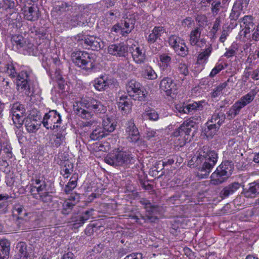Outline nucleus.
Returning a JSON list of instances; mask_svg holds the SVG:
<instances>
[{"label": "nucleus", "instance_id": "1", "mask_svg": "<svg viewBox=\"0 0 259 259\" xmlns=\"http://www.w3.org/2000/svg\"><path fill=\"white\" fill-rule=\"evenodd\" d=\"M81 107L74 106V111L76 114L83 119H90L95 114L104 113L106 112V107L102 103L93 98H89L81 101Z\"/></svg>", "mask_w": 259, "mask_h": 259}, {"label": "nucleus", "instance_id": "2", "mask_svg": "<svg viewBox=\"0 0 259 259\" xmlns=\"http://www.w3.org/2000/svg\"><path fill=\"white\" fill-rule=\"evenodd\" d=\"M218 160V154L214 150L201 151L197 158V163H202L198 168L197 176L201 179L207 178Z\"/></svg>", "mask_w": 259, "mask_h": 259}, {"label": "nucleus", "instance_id": "3", "mask_svg": "<svg viewBox=\"0 0 259 259\" xmlns=\"http://www.w3.org/2000/svg\"><path fill=\"white\" fill-rule=\"evenodd\" d=\"M223 107L224 106H221L220 109H216L210 119L206 123L207 127L204 129V132L207 138H212L225 122V119H228L227 114H225L222 110Z\"/></svg>", "mask_w": 259, "mask_h": 259}, {"label": "nucleus", "instance_id": "4", "mask_svg": "<svg viewBox=\"0 0 259 259\" xmlns=\"http://www.w3.org/2000/svg\"><path fill=\"white\" fill-rule=\"evenodd\" d=\"M105 161L111 165L123 166L134 163L135 159L129 152L117 151L109 153L105 158Z\"/></svg>", "mask_w": 259, "mask_h": 259}, {"label": "nucleus", "instance_id": "5", "mask_svg": "<svg viewBox=\"0 0 259 259\" xmlns=\"http://www.w3.org/2000/svg\"><path fill=\"white\" fill-rule=\"evenodd\" d=\"M72 58L75 65L82 69L89 71L95 68V55L85 51H76L72 54Z\"/></svg>", "mask_w": 259, "mask_h": 259}, {"label": "nucleus", "instance_id": "6", "mask_svg": "<svg viewBox=\"0 0 259 259\" xmlns=\"http://www.w3.org/2000/svg\"><path fill=\"white\" fill-rule=\"evenodd\" d=\"M256 94V92L254 90H251L246 95L242 96L227 112L228 119L232 120L238 115L243 108L253 101Z\"/></svg>", "mask_w": 259, "mask_h": 259}, {"label": "nucleus", "instance_id": "7", "mask_svg": "<svg viewBox=\"0 0 259 259\" xmlns=\"http://www.w3.org/2000/svg\"><path fill=\"white\" fill-rule=\"evenodd\" d=\"M6 73L11 78L17 77V86L18 90H30V86L28 84L29 75L26 71H21L17 74L15 67L12 63H8L6 65Z\"/></svg>", "mask_w": 259, "mask_h": 259}, {"label": "nucleus", "instance_id": "8", "mask_svg": "<svg viewBox=\"0 0 259 259\" xmlns=\"http://www.w3.org/2000/svg\"><path fill=\"white\" fill-rule=\"evenodd\" d=\"M196 125L197 123L189 118L185 121L179 128L175 130L172 135L175 137H180L179 140L181 141L180 144L184 145L188 140L192 127H194Z\"/></svg>", "mask_w": 259, "mask_h": 259}, {"label": "nucleus", "instance_id": "9", "mask_svg": "<svg viewBox=\"0 0 259 259\" xmlns=\"http://www.w3.org/2000/svg\"><path fill=\"white\" fill-rule=\"evenodd\" d=\"M128 95L134 100L143 101L146 96V92L140 82L134 79L129 81L126 85Z\"/></svg>", "mask_w": 259, "mask_h": 259}, {"label": "nucleus", "instance_id": "10", "mask_svg": "<svg viewBox=\"0 0 259 259\" xmlns=\"http://www.w3.org/2000/svg\"><path fill=\"white\" fill-rule=\"evenodd\" d=\"M61 121L60 114L56 110H52L45 114L42 123L46 128L54 130L60 127Z\"/></svg>", "mask_w": 259, "mask_h": 259}, {"label": "nucleus", "instance_id": "11", "mask_svg": "<svg viewBox=\"0 0 259 259\" xmlns=\"http://www.w3.org/2000/svg\"><path fill=\"white\" fill-rule=\"evenodd\" d=\"M25 109L23 105L18 102L13 104L11 113L12 116V119L17 127H20L24 121V114Z\"/></svg>", "mask_w": 259, "mask_h": 259}, {"label": "nucleus", "instance_id": "12", "mask_svg": "<svg viewBox=\"0 0 259 259\" xmlns=\"http://www.w3.org/2000/svg\"><path fill=\"white\" fill-rule=\"evenodd\" d=\"M80 44L85 48L91 49L93 50H99L104 46V42L96 36L87 35L80 39Z\"/></svg>", "mask_w": 259, "mask_h": 259}, {"label": "nucleus", "instance_id": "13", "mask_svg": "<svg viewBox=\"0 0 259 259\" xmlns=\"http://www.w3.org/2000/svg\"><path fill=\"white\" fill-rule=\"evenodd\" d=\"M160 91L167 96L172 97L175 95L177 87L174 81L170 77H164L160 82Z\"/></svg>", "mask_w": 259, "mask_h": 259}, {"label": "nucleus", "instance_id": "14", "mask_svg": "<svg viewBox=\"0 0 259 259\" xmlns=\"http://www.w3.org/2000/svg\"><path fill=\"white\" fill-rule=\"evenodd\" d=\"M113 83V79L109 78L104 75H101L99 77L95 78L93 82L95 89L100 92L110 88Z\"/></svg>", "mask_w": 259, "mask_h": 259}, {"label": "nucleus", "instance_id": "15", "mask_svg": "<svg viewBox=\"0 0 259 259\" xmlns=\"http://www.w3.org/2000/svg\"><path fill=\"white\" fill-rule=\"evenodd\" d=\"M125 133L131 142L136 143L139 140L140 133L133 120L131 119L126 123Z\"/></svg>", "mask_w": 259, "mask_h": 259}, {"label": "nucleus", "instance_id": "16", "mask_svg": "<svg viewBox=\"0 0 259 259\" xmlns=\"http://www.w3.org/2000/svg\"><path fill=\"white\" fill-rule=\"evenodd\" d=\"M203 106L200 102H194L186 106L184 104H177L176 105V109L180 113L192 114L197 110H201Z\"/></svg>", "mask_w": 259, "mask_h": 259}, {"label": "nucleus", "instance_id": "17", "mask_svg": "<svg viewBox=\"0 0 259 259\" xmlns=\"http://www.w3.org/2000/svg\"><path fill=\"white\" fill-rule=\"evenodd\" d=\"M107 52L111 55L125 57L127 53V47L123 43L113 44L108 47Z\"/></svg>", "mask_w": 259, "mask_h": 259}, {"label": "nucleus", "instance_id": "18", "mask_svg": "<svg viewBox=\"0 0 259 259\" xmlns=\"http://www.w3.org/2000/svg\"><path fill=\"white\" fill-rule=\"evenodd\" d=\"M202 6L207 7L211 5V12L213 16L218 15L221 11H226L225 8L220 0H202Z\"/></svg>", "mask_w": 259, "mask_h": 259}, {"label": "nucleus", "instance_id": "19", "mask_svg": "<svg viewBox=\"0 0 259 259\" xmlns=\"http://www.w3.org/2000/svg\"><path fill=\"white\" fill-rule=\"evenodd\" d=\"M129 52L134 61L137 64L143 63L146 60L145 51L143 48L133 45L130 48Z\"/></svg>", "mask_w": 259, "mask_h": 259}, {"label": "nucleus", "instance_id": "20", "mask_svg": "<svg viewBox=\"0 0 259 259\" xmlns=\"http://www.w3.org/2000/svg\"><path fill=\"white\" fill-rule=\"evenodd\" d=\"M239 22L240 27L242 28L244 37H246V35L249 33L251 30L255 28V24L253 22V17L251 15L244 16L239 19Z\"/></svg>", "mask_w": 259, "mask_h": 259}, {"label": "nucleus", "instance_id": "21", "mask_svg": "<svg viewBox=\"0 0 259 259\" xmlns=\"http://www.w3.org/2000/svg\"><path fill=\"white\" fill-rule=\"evenodd\" d=\"M140 203L144 206V208L146 210V217L148 220H151L156 218L155 214L157 213L158 208L156 205H152L149 200L145 198H142Z\"/></svg>", "mask_w": 259, "mask_h": 259}, {"label": "nucleus", "instance_id": "22", "mask_svg": "<svg viewBox=\"0 0 259 259\" xmlns=\"http://www.w3.org/2000/svg\"><path fill=\"white\" fill-rule=\"evenodd\" d=\"M159 59L158 65L160 70L168 74L171 71V57L168 54L162 53L159 55Z\"/></svg>", "mask_w": 259, "mask_h": 259}, {"label": "nucleus", "instance_id": "23", "mask_svg": "<svg viewBox=\"0 0 259 259\" xmlns=\"http://www.w3.org/2000/svg\"><path fill=\"white\" fill-rule=\"evenodd\" d=\"M242 193L246 198H255L259 194V183L254 182L249 184L248 188H244Z\"/></svg>", "mask_w": 259, "mask_h": 259}, {"label": "nucleus", "instance_id": "24", "mask_svg": "<svg viewBox=\"0 0 259 259\" xmlns=\"http://www.w3.org/2000/svg\"><path fill=\"white\" fill-rule=\"evenodd\" d=\"M117 106L123 114L128 113L132 109V103L127 96H122L117 100Z\"/></svg>", "mask_w": 259, "mask_h": 259}, {"label": "nucleus", "instance_id": "25", "mask_svg": "<svg viewBox=\"0 0 259 259\" xmlns=\"http://www.w3.org/2000/svg\"><path fill=\"white\" fill-rule=\"evenodd\" d=\"M212 51V45L209 44L206 46V48L205 49L201 50V52L198 55L197 63L200 65L206 63Z\"/></svg>", "mask_w": 259, "mask_h": 259}, {"label": "nucleus", "instance_id": "26", "mask_svg": "<svg viewBox=\"0 0 259 259\" xmlns=\"http://www.w3.org/2000/svg\"><path fill=\"white\" fill-rule=\"evenodd\" d=\"M165 32V29L162 26L154 27L147 38L148 43H154Z\"/></svg>", "mask_w": 259, "mask_h": 259}, {"label": "nucleus", "instance_id": "27", "mask_svg": "<svg viewBox=\"0 0 259 259\" xmlns=\"http://www.w3.org/2000/svg\"><path fill=\"white\" fill-rule=\"evenodd\" d=\"M17 254L15 259H31L27 252V245L24 242H20L17 244Z\"/></svg>", "mask_w": 259, "mask_h": 259}, {"label": "nucleus", "instance_id": "28", "mask_svg": "<svg viewBox=\"0 0 259 259\" xmlns=\"http://www.w3.org/2000/svg\"><path fill=\"white\" fill-rule=\"evenodd\" d=\"M39 11L36 7H29L24 11V18L28 21H35L39 18Z\"/></svg>", "mask_w": 259, "mask_h": 259}, {"label": "nucleus", "instance_id": "29", "mask_svg": "<svg viewBox=\"0 0 259 259\" xmlns=\"http://www.w3.org/2000/svg\"><path fill=\"white\" fill-rule=\"evenodd\" d=\"M240 187V183L238 182L232 183L224 188L220 193L221 196L223 198L227 197L229 195L233 194Z\"/></svg>", "mask_w": 259, "mask_h": 259}, {"label": "nucleus", "instance_id": "30", "mask_svg": "<svg viewBox=\"0 0 259 259\" xmlns=\"http://www.w3.org/2000/svg\"><path fill=\"white\" fill-rule=\"evenodd\" d=\"M228 178L222 172L218 171L217 168L211 175L210 183L214 185H218L224 182Z\"/></svg>", "mask_w": 259, "mask_h": 259}, {"label": "nucleus", "instance_id": "31", "mask_svg": "<svg viewBox=\"0 0 259 259\" xmlns=\"http://www.w3.org/2000/svg\"><path fill=\"white\" fill-rule=\"evenodd\" d=\"M135 19L132 18H126L124 20V23H121V35L125 36L130 33L134 28Z\"/></svg>", "mask_w": 259, "mask_h": 259}, {"label": "nucleus", "instance_id": "32", "mask_svg": "<svg viewBox=\"0 0 259 259\" xmlns=\"http://www.w3.org/2000/svg\"><path fill=\"white\" fill-rule=\"evenodd\" d=\"M218 171L222 172L225 175L229 177L234 169V164L231 161H223L218 167Z\"/></svg>", "mask_w": 259, "mask_h": 259}, {"label": "nucleus", "instance_id": "33", "mask_svg": "<svg viewBox=\"0 0 259 259\" xmlns=\"http://www.w3.org/2000/svg\"><path fill=\"white\" fill-rule=\"evenodd\" d=\"M116 126V122L113 119L106 117L103 120L102 128L108 136L110 133L115 130Z\"/></svg>", "mask_w": 259, "mask_h": 259}, {"label": "nucleus", "instance_id": "34", "mask_svg": "<svg viewBox=\"0 0 259 259\" xmlns=\"http://www.w3.org/2000/svg\"><path fill=\"white\" fill-rule=\"evenodd\" d=\"M27 212L24 206L20 204H15L13 209V216L17 219H24Z\"/></svg>", "mask_w": 259, "mask_h": 259}, {"label": "nucleus", "instance_id": "35", "mask_svg": "<svg viewBox=\"0 0 259 259\" xmlns=\"http://www.w3.org/2000/svg\"><path fill=\"white\" fill-rule=\"evenodd\" d=\"M105 132H104V130H103V128H102V126L98 125L93 129V131L90 134V137L91 140L94 141L100 140L103 138L107 136Z\"/></svg>", "mask_w": 259, "mask_h": 259}, {"label": "nucleus", "instance_id": "36", "mask_svg": "<svg viewBox=\"0 0 259 259\" xmlns=\"http://www.w3.org/2000/svg\"><path fill=\"white\" fill-rule=\"evenodd\" d=\"M65 135L59 132L52 136L50 143L52 147H59L65 141Z\"/></svg>", "mask_w": 259, "mask_h": 259}, {"label": "nucleus", "instance_id": "37", "mask_svg": "<svg viewBox=\"0 0 259 259\" xmlns=\"http://www.w3.org/2000/svg\"><path fill=\"white\" fill-rule=\"evenodd\" d=\"M11 198L12 197L7 194H0V214H5L8 212L9 199Z\"/></svg>", "mask_w": 259, "mask_h": 259}, {"label": "nucleus", "instance_id": "38", "mask_svg": "<svg viewBox=\"0 0 259 259\" xmlns=\"http://www.w3.org/2000/svg\"><path fill=\"white\" fill-rule=\"evenodd\" d=\"M10 252V243L6 240L0 241V259H8Z\"/></svg>", "mask_w": 259, "mask_h": 259}, {"label": "nucleus", "instance_id": "39", "mask_svg": "<svg viewBox=\"0 0 259 259\" xmlns=\"http://www.w3.org/2000/svg\"><path fill=\"white\" fill-rule=\"evenodd\" d=\"M73 171V164L69 160L63 162L61 169V174L64 177L67 178Z\"/></svg>", "mask_w": 259, "mask_h": 259}, {"label": "nucleus", "instance_id": "40", "mask_svg": "<svg viewBox=\"0 0 259 259\" xmlns=\"http://www.w3.org/2000/svg\"><path fill=\"white\" fill-rule=\"evenodd\" d=\"M47 191V185L45 182H42L39 186H34L30 190V192L33 196V197L38 199V196L44 193Z\"/></svg>", "mask_w": 259, "mask_h": 259}, {"label": "nucleus", "instance_id": "41", "mask_svg": "<svg viewBox=\"0 0 259 259\" xmlns=\"http://www.w3.org/2000/svg\"><path fill=\"white\" fill-rule=\"evenodd\" d=\"M25 126L29 133H34L39 128V125L37 123L36 120L27 118L25 121Z\"/></svg>", "mask_w": 259, "mask_h": 259}, {"label": "nucleus", "instance_id": "42", "mask_svg": "<svg viewBox=\"0 0 259 259\" xmlns=\"http://www.w3.org/2000/svg\"><path fill=\"white\" fill-rule=\"evenodd\" d=\"M77 180V175L73 174L70 179L69 182L65 185L64 188V191L66 194L69 193L76 187Z\"/></svg>", "mask_w": 259, "mask_h": 259}, {"label": "nucleus", "instance_id": "43", "mask_svg": "<svg viewBox=\"0 0 259 259\" xmlns=\"http://www.w3.org/2000/svg\"><path fill=\"white\" fill-rule=\"evenodd\" d=\"M201 31L199 27H196L192 30L190 34L189 42L191 46H194L197 41L200 39Z\"/></svg>", "mask_w": 259, "mask_h": 259}, {"label": "nucleus", "instance_id": "44", "mask_svg": "<svg viewBox=\"0 0 259 259\" xmlns=\"http://www.w3.org/2000/svg\"><path fill=\"white\" fill-rule=\"evenodd\" d=\"M143 76L149 80H154L156 79L158 76L155 71L150 66H148L143 71Z\"/></svg>", "mask_w": 259, "mask_h": 259}, {"label": "nucleus", "instance_id": "45", "mask_svg": "<svg viewBox=\"0 0 259 259\" xmlns=\"http://www.w3.org/2000/svg\"><path fill=\"white\" fill-rule=\"evenodd\" d=\"M230 81L233 82V80H231V78H229L226 81L221 83L216 87L211 93V97L215 98L220 96L222 94L223 90L227 87L228 83Z\"/></svg>", "mask_w": 259, "mask_h": 259}, {"label": "nucleus", "instance_id": "46", "mask_svg": "<svg viewBox=\"0 0 259 259\" xmlns=\"http://www.w3.org/2000/svg\"><path fill=\"white\" fill-rule=\"evenodd\" d=\"M168 42L175 50L180 45H184V40L176 35H171L169 37Z\"/></svg>", "mask_w": 259, "mask_h": 259}, {"label": "nucleus", "instance_id": "47", "mask_svg": "<svg viewBox=\"0 0 259 259\" xmlns=\"http://www.w3.org/2000/svg\"><path fill=\"white\" fill-rule=\"evenodd\" d=\"M71 199H66L62 204L61 213L64 215L69 214L75 205V203L70 201Z\"/></svg>", "mask_w": 259, "mask_h": 259}, {"label": "nucleus", "instance_id": "48", "mask_svg": "<svg viewBox=\"0 0 259 259\" xmlns=\"http://www.w3.org/2000/svg\"><path fill=\"white\" fill-rule=\"evenodd\" d=\"M12 41L14 45L18 48H22L24 46L25 41L21 35H14L12 37Z\"/></svg>", "mask_w": 259, "mask_h": 259}, {"label": "nucleus", "instance_id": "49", "mask_svg": "<svg viewBox=\"0 0 259 259\" xmlns=\"http://www.w3.org/2000/svg\"><path fill=\"white\" fill-rule=\"evenodd\" d=\"M175 51L179 55L183 57L186 56L188 54V48L186 46L185 43L184 45H180L175 49Z\"/></svg>", "mask_w": 259, "mask_h": 259}, {"label": "nucleus", "instance_id": "50", "mask_svg": "<svg viewBox=\"0 0 259 259\" xmlns=\"http://www.w3.org/2000/svg\"><path fill=\"white\" fill-rule=\"evenodd\" d=\"M43 202L44 203H49L52 200V196L51 195L50 192L45 191L44 193L38 196V199Z\"/></svg>", "mask_w": 259, "mask_h": 259}, {"label": "nucleus", "instance_id": "51", "mask_svg": "<svg viewBox=\"0 0 259 259\" xmlns=\"http://www.w3.org/2000/svg\"><path fill=\"white\" fill-rule=\"evenodd\" d=\"M177 69L179 73L184 76H187L189 73L188 66L184 62L179 64Z\"/></svg>", "mask_w": 259, "mask_h": 259}, {"label": "nucleus", "instance_id": "52", "mask_svg": "<svg viewBox=\"0 0 259 259\" xmlns=\"http://www.w3.org/2000/svg\"><path fill=\"white\" fill-rule=\"evenodd\" d=\"M94 209L93 208L89 209L80 214L81 219L83 220L84 223L91 218H93V212Z\"/></svg>", "mask_w": 259, "mask_h": 259}, {"label": "nucleus", "instance_id": "53", "mask_svg": "<svg viewBox=\"0 0 259 259\" xmlns=\"http://www.w3.org/2000/svg\"><path fill=\"white\" fill-rule=\"evenodd\" d=\"M242 9L236 7L235 5L233 7L231 13L230 15V18L231 20H237L240 16L241 11Z\"/></svg>", "mask_w": 259, "mask_h": 259}, {"label": "nucleus", "instance_id": "54", "mask_svg": "<svg viewBox=\"0 0 259 259\" xmlns=\"http://www.w3.org/2000/svg\"><path fill=\"white\" fill-rule=\"evenodd\" d=\"M226 50L227 51L224 54V56L227 58H230L236 54L237 48L236 44H232L231 47Z\"/></svg>", "mask_w": 259, "mask_h": 259}, {"label": "nucleus", "instance_id": "55", "mask_svg": "<svg viewBox=\"0 0 259 259\" xmlns=\"http://www.w3.org/2000/svg\"><path fill=\"white\" fill-rule=\"evenodd\" d=\"M144 117L151 120H157L159 118L158 113L154 110H150L149 112L144 113Z\"/></svg>", "mask_w": 259, "mask_h": 259}, {"label": "nucleus", "instance_id": "56", "mask_svg": "<svg viewBox=\"0 0 259 259\" xmlns=\"http://www.w3.org/2000/svg\"><path fill=\"white\" fill-rule=\"evenodd\" d=\"M224 69L223 65L222 63L217 64L212 69L209 74L210 77H213Z\"/></svg>", "mask_w": 259, "mask_h": 259}, {"label": "nucleus", "instance_id": "57", "mask_svg": "<svg viewBox=\"0 0 259 259\" xmlns=\"http://www.w3.org/2000/svg\"><path fill=\"white\" fill-rule=\"evenodd\" d=\"M72 222H73V226L74 228H78L83 225L84 222L82 220L80 215L75 216L72 218Z\"/></svg>", "mask_w": 259, "mask_h": 259}, {"label": "nucleus", "instance_id": "58", "mask_svg": "<svg viewBox=\"0 0 259 259\" xmlns=\"http://www.w3.org/2000/svg\"><path fill=\"white\" fill-rule=\"evenodd\" d=\"M81 16L76 15L71 20L72 25L73 26H76L78 25H81L83 24V22L81 21Z\"/></svg>", "mask_w": 259, "mask_h": 259}, {"label": "nucleus", "instance_id": "59", "mask_svg": "<svg viewBox=\"0 0 259 259\" xmlns=\"http://www.w3.org/2000/svg\"><path fill=\"white\" fill-rule=\"evenodd\" d=\"M57 11L60 12V13L69 11L70 9V6H68L66 3H61L60 5H58L56 8Z\"/></svg>", "mask_w": 259, "mask_h": 259}, {"label": "nucleus", "instance_id": "60", "mask_svg": "<svg viewBox=\"0 0 259 259\" xmlns=\"http://www.w3.org/2000/svg\"><path fill=\"white\" fill-rule=\"evenodd\" d=\"M221 22V21L220 18H217L215 21L214 22L212 29L211 30V32L214 34H215L217 33V32L219 30L220 27Z\"/></svg>", "mask_w": 259, "mask_h": 259}, {"label": "nucleus", "instance_id": "61", "mask_svg": "<svg viewBox=\"0 0 259 259\" xmlns=\"http://www.w3.org/2000/svg\"><path fill=\"white\" fill-rule=\"evenodd\" d=\"M147 139L150 140L153 138H155L157 136L156 131L151 129H148L146 132Z\"/></svg>", "mask_w": 259, "mask_h": 259}, {"label": "nucleus", "instance_id": "62", "mask_svg": "<svg viewBox=\"0 0 259 259\" xmlns=\"http://www.w3.org/2000/svg\"><path fill=\"white\" fill-rule=\"evenodd\" d=\"M194 24V21L191 17H187L185 19L182 23V25L184 27H190Z\"/></svg>", "mask_w": 259, "mask_h": 259}, {"label": "nucleus", "instance_id": "63", "mask_svg": "<svg viewBox=\"0 0 259 259\" xmlns=\"http://www.w3.org/2000/svg\"><path fill=\"white\" fill-rule=\"evenodd\" d=\"M143 255L141 253H133L125 256L124 259H142Z\"/></svg>", "mask_w": 259, "mask_h": 259}, {"label": "nucleus", "instance_id": "64", "mask_svg": "<svg viewBox=\"0 0 259 259\" xmlns=\"http://www.w3.org/2000/svg\"><path fill=\"white\" fill-rule=\"evenodd\" d=\"M254 30L252 34L251 38L252 40L257 41H259V26L256 27V28Z\"/></svg>", "mask_w": 259, "mask_h": 259}]
</instances>
